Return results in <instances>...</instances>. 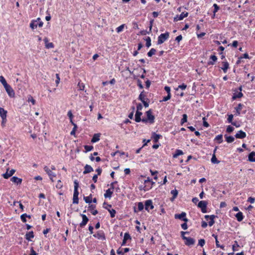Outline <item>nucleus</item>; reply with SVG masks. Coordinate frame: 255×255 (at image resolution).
I'll return each mask as SVG.
<instances>
[{
	"label": "nucleus",
	"mask_w": 255,
	"mask_h": 255,
	"mask_svg": "<svg viewBox=\"0 0 255 255\" xmlns=\"http://www.w3.org/2000/svg\"><path fill=\"white\" fill-rule=\"evenodd\" d=\"M223 136L222 134L218 135L215 137V140H217L219 143H221L223 141Z\"/></svg>",
	"instance_id": "a19ab883"
},
{
	"label": "nucleus",
	"mask_w": 255,
	"mask_h": 255,
	"mask_svg": "<svg viewBox=\"0 0 255 255\" xmlns=\"http://www.w3.org/2000/svg\"><path fill=\"white\" fill-rule=\"evenodd\" d=\"M113 184H114V183H112L111 185V187H112V189L110 188L106 190V193L104 194V197L105 198H111L112 195L113 193V190L114 189Z\"/></svg>",
	"instance_id": "0eeeda50"
},
{
	"label": "nucleus",
	"mask_w": 255,
	"mask_h": 255,
	"mask_svg": "<svg viewBox=\"0 0 255 255\" xmlns=\"http://www.w3.org/2000/svg\"><path fill=\"white\" fill-rule=\"evenodd\" d=\"M213 236L215 238V240H216V246L217 247H220L221 248H222V249H224V247L223 246H220V245H218V243H219V241H218V239H217V236L213 234Z\"/></svg>",
	"instance_id": "e433bc0d"
},
{
	"label": "nucleus",
	"mask_w": 255,
	"mask_h": 255,
	"mask_svg": "<svg viewBox=\"0 0 255 255\" xmlns=\"http://www.w3.org/2000/svg\"><path fill=\"white\" fill-rule=\"evenodd\" d=\"M186 215V214L185 212H182L180 214H175L174 217L175 219H180L185 222H187L188 221V219L185 218Z\"/></svg>",
	"instance_id": "423d86ee"
},
{
	"label": "nucleus",
	"mask_w": 255,
	"mask_h": 255,
	"mask_svg": "<svg viewBox=\"0 0 255 255\" xmlns=\"http://www.w3.org/2000/svg\"><path fill=\"white\" fill-rule=\"evenodd\" d=\"M130 239V236L129 234L126 233L124 235V239L122 242V246H124L126 244L127 241Z\"/></svg>",
	"instance_id": "6ab92c4d"
},
{
	"label": "nucleus",
	"mask_w": 255,
	"mask_h": 255,
	"mask_svg": "<svg viewBox=\"0 0 255 255\" xmlns=\"http://www.w3.org/2000/svg\"><path fill=\"white\" fill-rule=\"evenodd\" d=\"M27 101L28 102H31L33 105L35 104V100L33 99V98L31 95L28 96V100Z\"/></svg>",
	"instance_id": "f704fd0d"
},
{
	"label": "nucleus",
	"mask_w": 255,
	"mask_h": 255,
	"mask_svg": "<svg viewBox=\"0 0 255 255\" xmlns=\"http://www.w3.org/2000/svg\"><path fill=\"white\" fill-rule=\"evenodd\" d=\"M249 160L251 162L255 161V152L253 151L249 155Z\"/></svg>",
	"instance_id": "4be33fe9"
},
{
	"label": "nucleus",
	"mask_w": 255,
	"mask_h": 255,
	"mask_svg": "<svg viewBox=\"0 0 255 255\" xmlns=\"http://www.w3.org/2000/svg\"><path fill=\"white\" fill-rule=\"evenodd\" d=\"M144 208V205L142 202H139L138 203V210L139 211H141Z\"/></svg>",
	"instance_id": "5fc2aeb1"
},
{
	"label": "nucleus",
	"mask_w": 255,
	"mask_h": 255,
	"mask_svg": "<svg viewBox=\"0 0 255 255\" xmlns=\"http://www.w3.org/2000/svg\"><path fill=\"white\" fill-rule=\"evenodd\" d=\"M156 52V50L154 48H151L150 51L147 53V55L149 57L152 56L153 55L155 54Z\"/></svg>",
	"instance_id": "4c0bfd02"
},
{
	"label": "nucleus",
	"mask_w": 255,
	"mask_h": 255,
	"mask_svg": "<svg viewBox=\"0 0 255 255\" xmlns=\"http://www.w3.org/2000/svg\"><path fill=\"white\" fill-rule=\"evenodd\" d=\"M246 136V133L242 130H239L238 133L235 135V137L237 138H244Z\"/></svg>",
	"instance_id": "4468645a"
},
{
	"label": "nucleus",
	"mask_w": 255,
	"mask_h": 255,
	"mask_svg": "<svg viewBox=\"0 0 255 255\" xmlns=\"http://www.w3.org/2000/svg\"><path fill=\"white\" fill-rule=\"evenodd\" d=\"M10 180L12 182L16 184L17 185L20 184L21 183V182H22V179L18 178V177H17L16 176L12 177L10 179Z\"/></svg>",
	"instance_id": "dca6fc26"
},
{
	"label": "nucleus",
	"mask_w": 255,
	"mask_h": 255,
	"mask_svg": "<svg viewBox=\"0 0 255 255\" xmlns=\"http://www.w3.org/2000/svg\"><path fill=\"white\" fill-rule=\"evenodd\" d=\"M187 87V85L185 84H182L181 85H179L177 88L175 89V90L177 91L178 89H181V90H185Z\"/></svg>",
	"instance_id": "603ef678"
},
{
	"label": "nucleus",
	"mask_w": 255,
	"mask_h": 255,
	"mask_svg": "<svg viewBox=\"0 0 255 255\" xmlns=\"http://www.w3.org/2000/svg\"><path fill=\"white\" fill-rule=\"evenodd\" d=\"M34 237L33 232L32 231L29 232L25 235V238L28 241H30L31 239Z\"/></svg>",
	"instance_id": "5701e85b"
},
{
	"label": "nucleus",
	"mask_w": 255,
	"mask_h": 255,
	"mask_svg": "<svg viewBox=\"0 0 255 255\" xmlns=\"http://www.w3.org/2000/svg\"><path fill=\"white\" fill-rule=\"evenodd\" d=\"M84 199L86 203H91L92 202V195L91 194L89 196L84 197Z\"/></svg>",
	"instance_id": "473e14b6"
},
{
	"label": "nucleus",
	"mask_w": 255,
	"mask_h": 255,
	"mask_svg": "<svg viewBox=\"0 0 255 255\" xmlns=\"http://www.w3.org/2000/svg\"><path fill=\"white\" fill-rule=\"evenodd\" d=\"M67 115H68V116L69 117V118L70 119V122L71 123H73V122L72 121L73 115H72V113L71 111H69L68 112Z\"/></svg>",
	"instance_id": "4d7b16f0"
},
{
	"label": "nucleus",
	"mask_w": 255,
	"mask_h": 255,
	"mask_svg": "<svg viewBox=\"0 0 255 255\" xmlns=\"http://www.w3.org/2000/svg\"><path fill=\"white\" fill-rule=\"evenodd\" d=\"M184 240L185 241V244L187 246L193 245L195 243L194 240L190 237L184 238Z\"/></svg>",
	"instance_id": "ddd939ff"
},
{
	"label": "nucleus",
	"mask_w": 255,
	"mask_h": 255,
	"mask_svg": "<svg viewBox=\"0 0 255 255\" xmlns=\"http://www.w3.org/2000/svg\"><path fill=\"white\" fill-rule=\"evenodd\" d=\"M142 115V113L139 111H136L135 115V121L136 122H140L141 121L140 116Z\"/></svg>",
	"instance_id": "a211bd4d"
},
{
	"label": "nucleus",
	"mask_w": 255,
	"mask_h": 255,
	"mask_svg": "<svg viewBox=\"0 0 255 255\" xmlns=\"http://www.w3.org/2000/svg\"><path fill=\"white\" fill-rule=\"evenodd\" d=\"M44 171L46 172V173L48 175L50 179L53 182V177H55L56 176V174L54 172H53L48 166H45L44 167Z\"/></svg>",
	"instance_id": "20e7f679"
},
{
	"label": "nucleus",
	"mask_w": 255,
	"mask_h": 255,
	"mask_svg": "<svg viewBox=\"0 0 255 255\" xmlns=\"http://www.w3.org/2000/svg\"><path fill=\"white\" fill-rule=\"evenodd\" d=\"M160 137V135L159 134H157L155 133H153L152 135V137L154 139V141L155 142H157L159 140V138Z\"/></svg>",
	"instance_id": "c9c22d12"
},
{
	"label": "nucleus",
	"mask_w": 255,
	"mask_h": 255,
	"mask_svg": "<svg viewBox=\"0 0 255 255\" xmlns=\"http://www.w3.org/2000/svg\"><path fill=\"white\" fill-rule=\"evenodd\" d=\"M188 12H182L180 15H179V19H181V20H182L184 17H186L188 16Z\"/></svg>",
	"instance_id": "79ce46f5"
},
{
	"label": "nucleus",
	"mask_w": 255,
	"mask_h": 255,
	"mask_svg": "<svg viewBox=\"0 0 255 255\" xmlns=\"http://www.w3.org/2000/svg\"><path fill=\"white\" fill-rule=\"evenodd\" d=\"M62 186H63V185L61 183V180H59L58 181V183H57V185H56V188H58V189H60L62 187Z\"/></svg>",
	"instance_id": "bf43d9fd"
},
{
	"label": "nucleus",
	"mask_w": 255,
	"mask_h": 255,
	"mask_svg": "<svg viewBox=\"0 0 255 255\" xmlns=\"http://www.w3.org/2000/svg\"><path fill=\"white\" fill-rule=\"evenodd\" d=\"M4 88L6 93H7L8 95L10 97L13 98L15 96L14 91L9 85H8V84L6 85V86H4Z\"/></svg>",
	"instance_id": "7ed1b4c3"
},
{
	"label": "nucleus",
	"mask_w": 255,
	"mask_h": 255,
	"mask_svg": "<svg viewBox=\"0 0 255 255\" xmlns=\"http://www.w3.org/2000/svg\"><path fill=\"white\" fill-rule=\"evenodd\" d=\"M205 243V240L204 239H200L199 240L198 244L199 246L203 247Z\"/></svg>",
	"instance_id": "13d9d810"
},
{
	"label": "nucleus",
	"mask_w": 255,
	"mask_h": 255,
	"mask_svg": "<svg viewBox=\"0 0 255 255\" xmlns=\"http://www.w3.org/2000/svg\"><path fill=\"white\" fill-rule=\"evenodd\" d=\"M203 126L205 127L208 128L209 127V124L206 121V118L204 117L203 118Z\"/></svg>",
	"instance_id": "052dcab7"
},
{
	"label": "nucleus",
	"mask_w": 255,
	"mask_h": 255,
	"mask_svg": "<svg viewBox=\"0 0 255 255\" xmlns=\"http://www.w3.org/2000/svg\"><path fill=\"white\" fill-rule=\"evenodd\" d=\"M213 6L214 7V10L213 11V12H214V16H215V13L219 9V6L216 4V3H214V5H213Z\"/></svg>",
	"instance_id": "864d4df0"
},
{
	"label": "nucleus",
	"mask_w": 255,
	"mask_h": 255,
	"mask_svg": "<svg viewBox=\"0 0 255 255\" xmlns=\"http://www.w3.org/2000/svg\"><path fill=\"white\" fill-rule=\"evenodd\" d=\"M170 98H171V95H167V96L164 97L163 98V99H162V101H164V102L167 101L168 100H169L170 99Z\"/></svg>",
	"instance_id": "0e129e2a"
},
{
	"label": "nucleus",
	"mask_w": 255,
	"mask_h": 255,
	"mask_svg": "<svg viewBox=\"0 0 255 255\" xmlns=\"http://www.w3.org/2000/svg\"><path fill=\"white\" fill-rule=\"evenodd\" d=\"M74 190L73 196H78L79 192L78 191V189L79 187V182L77 180H75L74 182Z\"/></svg>",
	"instance_id": "f8f14e48"
},
{
	"label": "nucleus",
	"mask_w": 255,
	"mask_h": 255,
	"mask_svg": "<svg viewBox=\"0 0 255 255\" xmlns=\"http://www.w3.org/2000/svg\"><path fill=\"white\" fill-rule=\"evenodd\" d=\"M30 252H31V253L29 255H37L36 253L34 251L33 248H31Z\"/></svg>",
	"instance_id": "774afa93"
},
{
	"label": "nucleus",
	"mask_w": 255,
	"mask_h": 255,
	"mask_svg": "<svg viewBox=\"0 0 255 255\" xmlns=\"http://www.w3.org/2000/svg\"><path fill=\"white\" fill-rule=\"evenodd\" d=\"M79 202L78 196H73V204H77Z\"/></svg>",
	"instance_id": "6e6d98bb"
},
{
	"label": "nucleus",
	"mask_w": 255,
	"mask_h": 255,
	"mask_svg": "<svg viewBox=\"0 0 255 255\" xmlns=\"http://www.w3.org/2000/svg\"><path fill=\"white\" fill-rule=\"evenodd\" d=\"M153 206L152 205V202L150 200H148L145 201V209L146 210L148 211L149 209H152Z\"/></svg>",
	"instance_id": "9d476101"
},
{
	"label": "nucleus",
	"mask_w": 255,
	"mask_h": 255,
	"mask_svg": "<svg viewBox=\"0 0 255 255\" xmlns=\"http://www.w3.org/2000/svg\"><path fill=\"white\" fill-rule=\"evenodd\" d=\"M242 109V105L241 104H239L238 106L236 108L237 113L238 115L240 114V111Z\"/></svg>",
	"instance_id": "8fccbe9b"
},
{
	"label": "nucleus",
	"mask_w": 255,
	"mask_h": 255,
	"mask_svg": "<svg viewBox=\"0 0 255 255\" xmlns=\"http://www.w3.org/2000/svg\"><path fill=\"white\" fill-rule=\"evenodd\" d=\"M93 171V168L89 165L86 164L84 167V170L83 171L84 174H86Z\"/></svg>",
	"instance_id": "2eb2a0df"
},
{
	"label": "nucleus",
	"mask_w": 255,
	"mask_h": 255,
	"mask_svg": "<svg viewBox=\"0 0 255 255\" xmlns=\"http://www.w3.org/2000/svg\"><path fill=\"white\" fill-rule=\"evenodd\" d=\"M169 37V33L166 32L161 34L158 37L157 44H161L165 41Z\"/></svg>",
	"instance_id": "f257e3e1"
},
{
	"label": "nucleus",
	"mask_w": 255,
	"mask_h": 255,
	"mask_svg": "<svg viewBox=\"0 0 255 255\" xmlns=\"http://www.w3.org/2000/svg\"><path fill=\"white\" fill-rule=\"evenodd\" d=\"M147 119L149 121L150 123L152 124L154 122V117L151 114V110H149L146 112Z\"/></svg>",
	"instance_id": "1a4fd4ad"
},
{
	"label": "nucleus",
	"mask_w": 255,
	"mask_h": 255,
	"mask_svg": "<svg viewBox=\"0 0 255 255\" xmlns=\"http://www.w3.org/2000/svg\"><path fill=\"white\" fill-rule=\"evenodd\" d=\"M215 217H216V216L215 215H211L210 216V221L209 222V225L210 227L213 226V224H214V223H215L214 219Z\"/></svg>",
	"instance_id": "c85d7f7f"
},
{
	"label": "nucleus",
	"mask_w": 255,
	"mask_h": 255,
	"mask_svg": "<svg viewBox=\"0 0 255 255\" xmlns=\"http://www.w3.org/2000/svg\"><path fill=\"white\" fill-rule=\"evenodd\" d=\"M0 82H1V84L3 85V87L8 84L5 79L2 76H0Z\"/></svg>",
	"instance_id": "72a5a7b5"
},
{
	"label": "nucleus",
	"mask_w": 255,
	"mask_h": 255,
	"mask_svg": "<svg viewBox=\"0 0 255 255\" xmlns=\"http://www.w3.org/2000/svg\"><path fill=\"white\" fill-rule=\"evenodd\" d=\"M0 116L1 119L6 118L7 111L3 108L0 107Z\"/></svg>",
	"instance_id": "f3484780"
},
{
	"label": "nucleus",
	"mask_w": 255,
	"mask_h": 255,
	"mask_svg": "<svg viewBox=\"0 0 255 255\" xmlns=\"http://www.w3.org/2000/svg\"><path fill=\"white\" fill-rule=\"evenodd\" d=\"M183 154V151L181 150L177 149L175 151V153L173 154V158H177L178 156L182 155Z\"/></svg>",
	"instance_id": "a878e982"
},
{
	"label": "nucleus",
	"mask_w": 255,
	"mask_h": 255,
	"mask_svg": "<svg viewBox=\"0 0 255 255\" xmlns=\"http://www.w3.org/2000/svg\"><path fill=\"white\" fill-rule=\"evenodd\" d=\"M84 148L86 150V152H88L93 149V146L92 145H85Z\"/></svg>",
	"instance_id": "49530a36"
},
{
	"label": "nucleus",
	"mask_w": 255,
	"mask_h": 255,
	"mask_svg": "<svg viewBox=\"0 0 255 255\" xmlns=\"http://www.w3.org/2000/svg\"><path fill=\"white\" fill-rule=\"evenodd\" d=\"M108 211H109V212L110 213L111 217H112V218H114L115 216V214L116 213V212L115 210H114V209H111V210L108 209Z\"/></svg>",
	"instance_id": "de8ad7c7"
},
{
	"label": "nucleus",
	"mask_w": 255,
	"mask_h": 255,
	"mask_svg": "<svg viewBox=\"0 0 255 255\" xmlns=\"http://www.w3.org/2000/svg\"><path fill=\"white\" fill-rule=\"evenodd\" d=\"M248 201L250 202L251 203H254L255 201V198L252 197H250L248 199Z\"/></svg>",
	"instance_id": "69168bd1"
},
{
	"label": "nucleus",
	"mask_w": 255,
	"mask_h": 255,
	"mask_svg": "<svg viewBox=\"0 0 255 255\" xmlns=\"http://www.w3.org/2000/svg\"><path fill=\"white\" fill-rule=\"evenodd\" d=\"M207 203L205 201H201L198 203V207L200 208L203 213H205L207 212Z\"/></svg>",
	"instance_id": "39448f33"
},
{
	"label": "nucleus",
	"mask_w": 255,
	"mask_h": 255,
	"mask_svg": "<svg viewBox=\"0 0 255 255\" xmlns=\"http://www.w3.org/2000/svg\"><path fill=\"white\" fill-rule=\"evenodd\" d=\"M15 172V170L14 169H11L9 171H8V169H7L6 172L3 174L2 176L5 179H8L9 177L11 176Z\"/></svg>",
	"instance_id": "6e6552de"
},
{
	"label": "nucleus",
	"mask_w": 255,
	"mask_h": 255,
	"mask_svg": "<svg viewBox=\"0 0 255 255\" xmlns=\"http://www.w3.org/2000/svg\"><path fill=\"white\" fill-rule=\"evenodd\" d=\"M81 216L82 217V221L80 223V226L81 227H83L87 224V222L89 221V219L87 218V217L84 214H81Z\"/></svg>",
	"instance_id": "9b49d317"
},
{
	"label": "nucleus",
	"mask_w": 255,
	"mask_h": 255,
	"mask_svg": "<svg viewBox=\"0 0 255 255\" xmlns=\"http://www.w3.org/2000/svg\"><path fill=\"white\" fill-rule=\"evenodd\" d=\"M137 111L140 112L142 109V106L141 104H137L136 106Z\"/></svg>",
	"instance_id": "338daca9"
},
{
	"label": "nucleus",
	"mask_w": 255,
	"mask_h": 255,
	"mask_svg": "<svg viewBox=\"0 0 255 255\" xmlns=\"http://www.w3.org/2000/svg\"><path fill=\"white\" fill-rule=\"evenodd\" d=\"M210 59L211 60V61L208 62V65H214L215 62L217 60V57L215 55H211L210 56Z\"/></svg>",
	"instance_id": "412c9836"
},
{
	"label": "nucleus",
	"mask_w": 255,
	"mask_h": 255,
	"mask_svg": "<svg viewBox=\"0 0 255 255\" xmlns=\"http://www.w3.org/2000/svg\"><path fill=\"white\" fill-rule=\"evenodd\" d=\"M178 193V191L176 189L173 190L171 191V194L173 195L172 199H171L172 201L176 198Z\"/></svg>",
	"instance_id": "c756f323"
},
{
	"label": "nucleus",
	"mask_w": 255,
	"mask_h": 255,
	"mask_svg": "<svg viewBox=\"0 0 255 255\" xmlns=\"http://www.w3.org/2000/svg\"><path fill=\"white\" fill-rule=\"evenodd\" d=\"M146 41V46L149 47L151 46V39L149 37H147L145 39Z\"/></svg>",
	"instance_id": "58836bf2"
},
{
	"label": "nucleus",
	"mask_w": 255,
	"mask_h": 255,
	"mask_svg": "<svg viewBox=\"0 0 255 255\" xmlns=\"http://www.w3.org/2000/svg\"><path fill=\"white\" fill-rule=\"evenodd\" d=\"M44 41L45 43V46L47 48H51L53 47V44L52 43L48 42V39L47 38H45L44 39Z\"/></svg>",
	"instance_id": "393cba45"
},
{
	"label": "nucleus",
	"mask_w": 255,
	"mask_h": 255,
	"mask_svg": "<svg viewBox=\"0 0 255 255\" xmlns=\"http://www.w3.org/2000/svg\"><path fill=\"white\" fill-rule=\"evenodd\" d=\"M226 141L228 143H231L233 142L235 140V138L232 136H225Z\"/></svg>",
	"instance_id": "2f4dec72"
},
{
	"label": "nucleus",
	"mask_w": 255,
	"mask_h": 255,
	"mask_svg": "<svg viewBox=\"0 0 255 255\" xmlns=\"http://www.w3.org/2000/svg\"><path fill=\"white\" fill-rule=\"evenodd\" d=\"M78 87L79 90H84L85 88V85L83 83H81L79 82L78 84Z\"/></svg>",
	"instance_id": "37998d69"
},
{
	"label": "nucleus",
	"mask_w": 255,
	"mask_h": 255,
	"mask_svg": "<svg viewBox=\"0 0 255 255\" xmlns=\"http://www.w3.org/2000/svg\"><path fill=\"white\" fill-rule=\"evenodd\" d=\"M211 162L214 164H218L220 161L217 160L215 154H213L211 158Z\"/></svg>",
	"instance_id": "7c9ffc66"
},
{
	"label": "nucleus",
	"mask_w": 255,
	"mask_h": 255,
	"mask_svg": "<svg viewBox=\"0 0 255 255\" xmlns=\"http://www.w3.org/2000/svg\"><path fill=\"white\" fill-rule=\"evenodd\" d=\"M40 20V18H37L36 20H33L30 24V28L34 29L37 27V25L42 27L43 23L42 21H39Z\"/></svg>",
	"instance_id": "f03ea898"
},
{
	"label": "nucleus",
	"mask_w": 255,
	"mask_h": 255,
	"mask_svg": "<svg viewBox=\"0 0 255 255\" xmlns=\"http://www.w3.org/2000/svg\"><path fill=\"white\" fill-rule=\"evenodd\" d=\"M236 217L237 218V220L238 221H239V222L242 221L243 220V215L242 213L241 212L238 213L236 215Z\"/></svg>",
	"instance_id": "bb28decb"
},
{
	"label": "nucleus",
	"mask_w": 255,
	"mask_h": 255,
	"mask_svg": "<svg viewBox=\"0 0 255 255\" xmlns=\"http://www.w3.org/2000/svg\"><path fill=\"white\" fill-rule=\"evenodd\" d=\"M223 67L221 68V69L223 70L224 73H226L227 71V70L229 68V63L227 62H223Z\"/></svg>",
	"instance_id": "aec40b11"
},
{
	"label": "nucleus",
	"mask_w": 255,
	"mask_h": 255,
	"mask_svg": "<svg viewBox=\"0 0 255 255\" xmlns=\"http://www.w3.org/2000/svg\"><path fill=\"white\" fill-rule=\"evenodd\" d=\"M125 27V24H122L120 25V26L118 27L116 29L117 32L118 33H120L121 31H122L124 29V28Z\"/></svg>",
	"instance_id": "a18cd8bd"
},
{
	"label": "nucleus",
	"mask_w": 255,
	"mask_h": 255,
	"mask_svg": "<svg viewBox=\"0 0 255 255\" xmlns=\"http://www.w3.org/2000/svg\"><path fill=\"white\" fill-rule=\"evenodd\" d=\"M243 96V94L241 92H240L237 93H235L234 94V96H233V99L235 100L237 98H240L242 97Z\"/></svg>",
	"instance_id": "cd10ccee"
},
{
	"label": "nucleus",
	"mask_w": 255,
	"mask_h": 255,
	"mask_svg": "<svg viewBox=\"0 0 255 255\" xmlns=\"http://www.w3.org/2000/svg\"><path fill=\"white\" fill-rule=\"evenodd\" d=\"M143 92H142L138 97V99L140 100L141 102L144 101L145 97V96L143 94Z\"/></svg>",
	"instance_id": "09e8293b"
},
{
	"label": "nucleus",
	"mask_w": 255,
	"mask_h": 255,
	"mask_svg": "<svg viewBox=\"0 0 255 255\" xmlns=\"http://www.w3.org/2000/svg\"><path fill=\"white\" fill-rule=\"evenodd\" d=\"M71 124L74 126V128H73L72 130L71 131L70 134H71V135H74L75 134V131L77 129V125L75 123H73Z\"/></svg>",
	"instance_id": "ea45409f"
},
{
	"label": "nucleus",
	"mask_w": 255,
	"mask_h": 255,
	"mask_svg": "<svg viewBox=\"0 0 255 255\" xmlns=\"http://www.w3.org/2000/svg\"><path fill=\"white\" fill-rule=\"evenodd\" d=\"M234 128L233 127H231V126H229L227 128V131L229 133L231 132L234 130Z\"/></svg>",
	"instance_id": "680f3d73"
},
{
	"label": "nucleus",
	"mask_w": 255,
	"mask_h": 255,
	"mask_svg": "<svg viewBox=\"0 0 255 255\" xmlns=\"http://www.w3.org/2000/svg\"><path fill=\"white\" fill-rule=\"evenodd\" d=\"M187 121V116L186 114L183 115V118L181 121V124L183 125L184 123H186Z\"/></svg>",
	"instance_id": "c03bdc74"
},
{
	"label": "nucleus",
	"mask_w": 255,
	"mask_h": 255,
	"mask_svg": "<svg viewBox=\"0 0 255 255\" xmlns=\"http://www.w3.org/2000/svg\"><path fill=\"white\" fill-rule=\"evenodd\" d=\"M2 119V121H1V125L2 127H4L5 126L7 120H6V118H3V119Z\"/></svg>",
	"instance_id": "e2e57ef3"
},
{
	"label": "nucleus",
	"mask_w": 255,
	"mask_h": 255,
	"mask_svg": "<svg viewBox=\"0 0 255 255\" xmlns=\"http://www.w3.org/2000/svg\"><path fill=\"white\" fill-rule=\"evenodd\" d=\"M27 216H28V215L25 213L21 215L20 218L23 222L25 223L26 222V218Z\"/></svg>",
	"instance_id": "3c124183"
},
{
	"label": "nucleus",
	"mask_w": 255,
	"mask_h": 255,
	"mask_svg": "<svg viewBox=\"0 0 255 255\" xmlns=\"http://www.w3.org/2000/svg\"><path fill=\"white\" fill-rule=\"evenodd\" d=\"M100 140V134H95L92 138L91 142H96Z\"/></svg>",
	"instance_id": "b1692460"
}]
</instances>
